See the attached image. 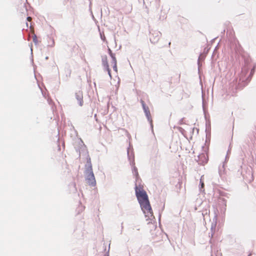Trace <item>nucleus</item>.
Instances as JSON below:
<instances>
[{
  "label": "nucleus",
  "mask_w": 256,
  "mask_h": 256,
  "mask_svg": "<svg viewBox=\"0 0 256 256\" xmlns=\"http://www.w3.org/2000/svg\"><path fill=\"white\" fill-rule=\"evenodd\" d=\"M248 70L246 68H242V70L241 72V74L240 76V82H244V86H245L246 85L248 82L250 80L252 76H253L254 72V68H253L251 70L250 72L248 78H246V79L244 78V76L248 72Z\"/></svg>",
  "instance_id": "nucleus-3"
},
{
  "label": "nucleus",
  "mask_w": 256,
  "mask_h": 256,
  "mask_svg": "<svg viewBox=\"0 0 256 256\" xmlns=\"http://www.w3.org/2000/svg\"><path fill=\"white\" fill-rule=\"evenodd\" d=\"M203 177H204V176H201V178L200 180V190L202 192L204 190V182L202 181V178Z\"/></svg>",
  "instance_id": "nucleus-13"
},
{
  "label": "nucleus",
  "mask_w": 256,
  "mask_h": 256,
  "mask_svg": "<svg viewBox=\"0 0 256 256\" xmlns=\"http://www.w3.org/2000/svg\"><path fill=\"white\" fill-rule=\"evenodd\" d=\"M136 196L139 203L148 200V199L146 192L140 186H138L136 184L135 186Z\"/></svg>",
  "instance_id": "nucleus-2"
},
{
  "label": "nucleus",
  "mask_w": 256,
  "mask_h": 256,
  "mask_svg": "<svg viewBox=\"0 0 256 256\" xmlns=\"http://www.w3.org/2000/svg\"><path fill=\"white\" fill-rule=\"evenodd\" d=\"M113 64V69L115 72H117V66H116V63H114Z\"/></svg>",
  "instance_id": "nucleus-19"
},
{
  "label": "nucleus",
  "mask_w": 256,
  "mask_h": 256,
  "mask_svg": "<svg viewBox=\"0 0 256 256\" xmlns=\"http://www.w3.org/2000/svg\"><path fill=\"white\" fill-rule=\"evenodd\" d=\"M108 54L110 56L114 54L112 53V50L110 48H108Z\"/></svg>",
  "instance_id": "nucleus-21"
},
{
  "label": "nucleus",
  "mask_w": 256,
  "mask_h": 256,
  "mask_svg": "<svg viewBox=\"0 0 256 256\" xmlns=\"http://www.w3.org/2000/svg\"><path fill=\"white\" fill-rule=\"evenodd\" d=\"M204 58L202 56V54H200V55L198 60V68L202 66V64L200 63V61L204 60Z\"/></svg>",
  "instance_id": "nucleus-15"
},
{
  "label": "nucleus",
  "mask_w": 256,
  "mask_h": 256,
  "mask_svg": "<svg viewBox=\"0 0 256 256\" xmlns=\"http://www.w3.org/2000/svg\"><path fill=\"white\" fill-rule=\"evenodd\" d=\"M100 38H102V40H104V39L106 38L104 34L102 35V34L101 33H100Z\"/></svg>",
  "instance_id": "nucleus-23"
},
{
  "label": "nucleus",
  "mask_w": 256,
  "mask_h": 256,
  "mask_svg": "<svg viewBox=\"0 0 256 256\" xmlns=\"http://www.w3.org/2000/svg\"><path fill=\"white\" fill-rule=\"evenodd\" d=\"M110 244H109L108 249V252H107V253H108L109 250H110Z\"/></svg>",
  "instance_id": "nucleus-27"
},
{
  "label": "nucleus",
  "mask_w": 256,
  "mask_h": 256,
  "mask_svg": "<svg viewBox=\"0 0 256 256\" xmlns=\"http://www.w3.org/2000/svg\"><path fill=\"white\" fill-rule=\"evenodd\" d=\"M202 108H203V110L204 111V112H205V108H204V101L203 100L202 101Z\"/></svg>",
  "instance_id": "nucleus-24"
},
{
  "label": "nucleus",
  "mask_w": 256,
  "mask_h": 256,
  "mask_svg": "<svg viewBox=\"0 0 256 256\" xmlns=\"http://www.w3.org/2000/svg\"><path fill=\"white\" fill-rule=\"evenodd\" d=\"M162 34L158 30H154L150 32V40L152 43L156 44L159 40Z\"/></svg>",
  "instance_id": "nucleus-7"
},
{
  "label": "nucleus",
  "mask_w": 256,
  "mask_h": 256,
  "mask_svg": "<svg viewBox=\"0 0 256 256\" xmlns=\"http://www.w3.org/2000/svg\"><path fill=\"white\" fill-rule=\"evenodd\" d=\"M33 41L35 44H36L38 42V40L36 38V35H34L33 38Z\"/></svg>",
  "instance_id": "nucleus-20"
},
{
  "label": "nucleus",
  "mask_w": 256,
  "mask_h": 256,
  "mask_svg": "<svg viewBox=\"0 0 256 256\" xmlns=\"http://www.w3.org/2000/svg\"><path fill=\"white\" fill-rule=\"evenodd\" d=\"M160 216H161V215H160V214H159V220H160Z\"/></svg>",
  "instance_id": "nucleus-29"
},
{
  "label": "nucleus",
  "mask_w": 256,
  "mask_h": 256,
  "mask_svg": "<svg viewBox=\"0 0 256 256\" xmlns=\"http://www.w3.org/2000/svg\"><path fill=\"white\" fill-rule=\"evenodd\" d=\"M140 102L142 104L143 110L144 111V112L145 114V116L148 120V122H150V127L152 130V132H153V125H152V118L150 115V112L149 110V108L148 106L146 105L144 102L142 100H140Z\"/></svg>",
  "instance_id": "nucleus-6"
},
{
  "label": "nucleus",
  "mask_w": 256,
  "mask_h": 256,
  "mask_svg": "<svg viewBox=\"0 0 256 256\" xmlns=\"http://www.w3.org/2000/svg\"><path fill=\"white\" fill-rule=\"evenodd\" d=\"M218 204H220V203H222V211H224L226 210V201L224 198H218Z\"/></svg>",
  "instance_id": "nucleus-11"
},
{
  "label": "nucleus",
  "mask_w": 256,
  "mask_h": 256,
  "mask_svg": "<svg viewBox=\"0 0 256 256\" xmlns=\"http://www.w3.org/2000/svg\"><path fill=\"white\" fill-rule=\"evenodd\" d=\"M48 46L49 47H53L54 46V39L51 37H48Z\"/></svg>",
  "instance_id": "nucleus-12"
},
{
  "label": "nucleus",
  "mask_w": 256,
  "mask_h": 256,
  "mask_svg": "<svg viewBox=\"0 0 256 256\" xmlns=\"http://www.w3.org/2000/svg\"><path fill=\"white\" fill-rule=\"evenodd\" d=\"M139 204L142 210L145 214H147L148 216H152V210L148 199Z\"/></svg>",
  "instance_id": "nucleus-5"
},
{
  "label": "nucleus",
  "mask_w": 256,
  "mask_h": 256,
  "mask_svg": "<svg viewBox=\"0 0 256 256\" xmlns=\"http://www.w3.org/2000/svg\"><path fill=\"white\" fill-rule=\"evenodd\" d=\"M248 256H250V255Z\"/></svg>",
  "instance_id": "nucleus-33"
},
{
  "label": "nucleus",
  "mask_w": 256,
  "mask_h": 256,
  "mask_svg": "<svg viewBox=\"0 0 256 256\" xmlns=\"http://www.w3.org/2000/svg\"><path fill=\"white\" fill-rule=\"evenodd\" d=\"M196 160L198 162V164L204 165L208 162V156L206 154L202 153L198 156V159Z\"/></svg>",
  "instance_id": "nucleus-8"
},
{
  "label": "nucleus",
  "mask_w": 256,
  "mask_h": 256,
  "mask_svg": "<svg viewBox=\"0 0 256 256\" xmlns=\"http://www.w3.org/2000/svg\"><path fill=\"white\" fill-rule=\"evenodd\" d=\"M102 62L104 68L108 70L109 66L107 60V56L106 55L102 56Z\"/></svg>",
  "instance_id": "nucleus-10"
},
{
  "label": "nucleus",
  "mask_w": 256,
  "mask_h": 256,
  "mask_svg": "<svg viewBox=\"0 0 256 256\" xmlns=\"http://www.w3.org/2000/svg\"><path fill=\"white\" fill-rule=\"evenodd\" d=\"M27 20H31V18H30V16H28V17H27Z\"/></svg>",
  "instance_id": "nucleus-26"
},
{
  "label": "nucleus",
  "mask_w": 256,
  "mask_h": 256,
  "mask_svg": "<svg viewBox=\"0 0 256 256\" xmlns=\"http://www.w3.org/2000/svg\"><path fill=\"white\" fill-rule=\"evenodd\" d=\"M112 59V64H114V63H116V58L115 56V54L110 56Z\"/></svg>",
  "instance_id": "nucleus-17"
},
{
  "label": "nucleus",
  "mask_w": 256,
  "mask_h": 256,
  "mask_svg": "<svg viewBox=\"0 0 256 256\" xmlns=\"http://www.w3.org/2000/svg\"><path fill=\"white\" fill-rule=\"evenodd\" d=\"M48 56H46V57L45 58V59H46V60H48Z\"/></svg>",
  "instance_id": "nucleus-28"
},
{
  "label": "nucleus",
  "mask_w": 256,
  "mask_h": 256,
  "mask_svg": "<svg viewBox=\"0 0 256 256\" xmlns=\"http://www.w3.org/2000/svg\"><path fill=\"white\" fill-rule=\"evenodd\" d=\"M87 184L91 186H94L96 185V180L93 172L92 164L90 158H89L86 164V170L84 172Z\"/></svg>",
  "instance_id": "nucleus-1"
},
{
  "label": "nucleus",
  "mask_w": 256,
  "mask_h": 256,
  "mask_svg": "<svg viewBox=\"0 0 256 256\" xmlns=\"http://www.w3.org/2000/svg\"><path fill=\"white\" fill-rule=\"evenodd\" d=\"M183 120H184V118H182L180 121V124H183Z\"/></svg>",
  "instance_id": "nucleus-25"
},
{
  "label": "nucleus",
  "mask_w": 256,
  "mask_h": 256,
  "mask_svg": "<svg viewBox=\"0 0 256 256\" xmlns=\"http://www.w3.org/2000/svg\"><path fill=\"white\" fill-rule=\"evenodd\" d=\"M42 94H43L44 96V97H45V96H44V94L43 92H42Z\"/></svg>",
  "instance_id": "nucleus-31"
},
{
  "label": "nucleus",
  "mask_w": 256,
  "mask_h": 256,
  "mask_svg": "<svg viewBox=\"0 0 256 256\" xmlns=\"http://www.w3.org/2000/svg\"><path fill=\"white\" fill-rule=\"evenodd\" d=\"M224 162H223V164L222 166H220L218 168V172L220 176H222V172H224Z\"/></svg>",
  "instance_id": "nucleus-14"
},
{
  "label": "nucleus",
  "mask_w": 256,
  "mask_h": 256,
  "mask_svg": "<svg viewBox=\"0 0 256 256\" xmlns=\"http://www.w3.org/2000/svg\"><path fill=\"white\" fill-rule=\"evenodd\" d=\"M47 100L50 105H51L52 104V100L51 99L48 98Z\"/></svg>",
  "instance_id": "nucleus-22"
},
{
  "label": "nucleus",
  "mask_w": 256,
  "mask_h": 256,
  "mask_svg": "<svg viewBox=\"0 0 256 256\" xmlns=\"http://www.w3.org/2000/svg\"><path fill=\"white\" fill-rule=\"evenodd\" d=\"M74 97L77 100V103L78 106H82L84 105L82 92L80 90L76 91L74 94Z\"/></svg>",
  "instance_id": "nucleus-9"
},
{
  "label": "nucleus",
  "mask_w": 256,
  "mask_h": 256,
  "mask_svg": "<svg viewBox=\"0 0 256 256\" xmlns=\"http://www.w3.org/2000/svg\"><path fill=\"white\" fill-rule=\"evenodd\" d=\"M230 150H231V149H230V146H229V148H228V152H227V154H226V156L225 162H224V163H225V162H226V161L228 160V158H229V156H228V154H230Z\"/></svg>",
  "instance_id": "nucleus-16"
},
{
  "label": "nucleus",
  "mask_w": 256,
  "mask_h": 256,
  "mask_svg": "<svg viewBox=\"0 0 256 256\" xmlns=\"http://www.w3.org/2000/svg\"><path fill=\"white\" fill-rule=\"evenodd\" d=\"M123 228L122 223V229Z\"/></svg>",
  "instance_id": "nucleus-30"
},
{
  "label": "nucleus",
  "mask_w": 256,
  "mask_h": 256,
  "mask_svg": "<svg viewBox=\"0 0 256 256\" xmlns=\"http://www.w3.org/2000/svg\"><path fill=\"white\" fill-rule=\"evenodd\" d=\"M106 71H107L108 72V74L110 77V78H112V75H111V73H110V70L109 68V67H108V69H104Z\"/></svg>",
  "instance_id": "nucleus-18"
},
{
  "label": "nucleus",
  "mask_w": 256,
  "mask_h": 256,
  "mask_svg": "<svg viewBox=\"0 0 256 256\" xmlns=\"http://www.w3.org/2000/svg\"><path fill=\"white\" fill-rule=\"evenodd\" d=\"M130 148H128L127 150L128 156L130 161V164L132 166V173L133 174L136 176V180L138 178V173L137 168L134 166V154L132 152L130 154Z\"/></svg>",
  "instance_id": "nucleus-4"
},
{
  "label": "nucleus",
  "mask_w": 256,
  "mask_h": 256,
  "mask_svg": "<svg viewBox=\"0 0 256 256\" xmlns=\"http://www.w3.org/2000/svg\"><path fill=\"white\" fill-rule=\"evenodd\" d=\"M104 256H109L108 254V255H104Z\"/></svg>",
  "instance_id": "nucleus-32"
}]
</instances>
